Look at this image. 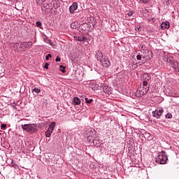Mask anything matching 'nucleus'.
I'll return each instance as SVG.
<instances>
[{"instance_id":"473e14b6","label":"nucleus","mask_w":179,"mask_h":179,"mask_svg":"<svg viewBox=\"0 0 179 179\" xmlns=\"http://www.w3.org/2000/svg\"><path fill=\"white\" fill-rule=\"evenodd\" d=\"M56 62H61V58H59V57H57L55 59Z\"/></svg>"},{"instance_id":"f03ea898","label":"nucleus","mask_w":179,"mask_h":179,"mask_svg":"<svg viewBox=\"0 0 179 179\" xmlns=\"http://www.w3.org/2000/svg\"><path fill=\"white\" fill-rule=\"evenodd\" d=\"M148 92H149V85L141 84L138 90L135 92V96L136 97H142V96L148 94Z\"/></svg>"},{"instance_id":"bb28decb","label":"nucleus","mask_w":179,"mask_h":179,"mask_svg":"<svg viewBox=\"0 0 179 179\" xmlns=\"http://www.w3.org/2000/svg\"><path fill=\"white\" fill-rule=\"evenodd\" d=\"M44 2H45V0H36V3H38V5H41L44 3Z\"/></svg>"},{"instance_id":"7ed1b4c3","label":"nucleus","mask_w":179,"mask_h":179,"mask_svg":"<svg viewBox=\"0 0 179 179\" xmlns=\"http://www.w3.org/2000/svg\"><path fill=\"white\" fill-rule=\"evenodd\" d=\"M169 158L167 157V153L166 151H162L158 154V157L156 158V162L159 164H166Z\"/></svg>"},{"instance_id":"f8f14e48","label":"nucleus","mask_w":179,"mask_h":179,"mask_svg":"<svg viewBox=\"0 0 179 179\" xmlns=\"http://www.w3.org/2000/svg\"><path fill=\"white\" fill-rule=\"evenodd\" d=\"M51 3L52 4L53 8H55V9H58V8L61 6V3L59 2V0H53L52 1Z\"/></svg>"},{"instance_id":"4468645a","label":"nucleus","mask_w":179,"mask_h":179,"mask_svg":"<svg viewBox=\"0 0 179 179\" xmlns=\"http://www.w3.org/2000/svg\"><path fill=\"white\" fill-rule=\"evenodd\" d=\"M75 41H85L86 40V37L83 35H80L78 36H73Z\"/></svg>"},{"instance_id":"f257e3e1","label":"nucleus","mask_w":179,"mask_h":179,"mask_svg":"<svg viewBox=\"0 0 179 179\" xmlns=\"http://www.w3.org/2000/svg\"><path fill=\"white\" fill-rule=\"evenodd\" d=\"M163 61L164 62L171 63V68L174 69L175 72L179 73V62L176 60H174V57L172 56H164Z\"/></svg>"},{"instance_id":"e433bc0d","label":"nucleus","mask_w":179,"mask_h":179,"mask_svg":"<svg viewBox=\"0 0 179 179\" xmlns=\"http://www.w3.org/2000/svg\"><path fill=\"white\" fill-rule=\"evenodd\" d=\"M19 48H23V45H22V43H21L20 45L19 46Z\"/></svg>"},{"instance_id":"2eb2a0df","label":"nucleus","mask_w":179,"mask_h":179,"mask_svg":"<svg viewBox=\"0 0 179 179\" xmlns=\"http://www.w3.org/2000/svg\"><path fill=\"white\" fill-rule=\"evenodd\" d=\"M79 28L81 29L83 31H87V30L89 29V25L86 23H83L80 24Z\"/></svg>"},{"instance_id":"4c0bfd02","label":"nucleus","mask_w":179,"mask_h":179,"mask_svg":"<svg viewBox=\"0 0 179 179\" xmlns=\"http://www.w3.org/2000/svg\"><path fill=\"white\" fill-rule=\"evenodd\" d=\"M11 164H12V166H13V167H15V164H14V163H13V161H12Z\"/></svg>"},{"instance_id":"b1692460","label":"nucleus","mask_w":179,"mask_h":179,"mask_svg":"<svg viewBox=\"0 0 179 179\" xmlns=\"http://www.w3.org/2000/svg\"><path fill=\"white\" fill-rule=\"evenodd\" d=\"M77 27H78V25L76 24V22H72V23L71 24V29H76Z\"/></svg>"},{"instance_id":"5701e85b","label":"nucleus","mask_w":179,"mask_h":179,"mask_svg":"<svg viewBox=\"0 0 179 179\" xmlns=\"http://www.w3.org/2000/svg\"><path fill=\"white\" fill-rule=\"evenodd\" d=\"M32 92H34L35 93H36V94H38V93L41 92V90H40L38 87H36L32 90Z\"/></svg>"},{"instance_id":"c756f323","label":"nucleus","mask_w":179,"mask_h":179,"mask_svg":"<svg viewBox=\"0 0 179 179\" xmlns=\"http://www.w3.org/2000/svg\"><path fill=\"white\" fill-rule=\"evenodd\" d=\"M1 129H6V124H3L1 125Z\"/></svg>"},{"instance_id":"4be33fe9","label":"nucleus","mask_w":179,"mask_h":179,"mask_svg":"<svg viewBox=\"0 0 179 179\" xmlns=\"http://www.w3.org/2000/svg\"><path fill=\"white\" fill-rule=\"evenodd\" d=\"M85 103L87 104H92V102L93 101V99H89V98H85Z\"/></svg>"},{"instance_id":"1a4fd4ad","label":"nucleus","mask_w":179,"mask_h":179,"mask_svg":"<svg viewBox=\"0 0 179 179\" xmlns=\"http://www.w3.org/2000/svg\"><path fill=\"white\" fill-rule=\"evenodd\" d=\"M43 7V9H45L43 12L44 14L48 15V13H50V12L52 10V8L50 7L49 3H44Z\"/></svg>"},{"instance_id":"c85d7f7f","label":"nucleus","mask_w":179,"mask_h":179,"mask_svg":"<svg viewBox=\"0 0 179 179\" xmlns=\"http://www.w3.org/2000/svg\"><path fill=\"white\" fill-rule=\"evenodd\" d=\"M150 0H140V2H142L143 3H149Z\"/></svg>"},{"instance_id":"c9c22d12","label":"nucleus","mask_w":179,"mask_h":179,"mask_svg":"<svg viewBox=\"0 0 179 179\" xmlns=\"http://www.w3.org/2000/svg\"><path fill=\"white\" fill-rule=\"evenodd\" d=\"M147 52H148V54H152V51H150L149 50H147Z\"/></svg>"},{"instance_id":"a878e982","label":"nucleus","mask_w":179,"mask_h":179,"mask_svg":"<svg viewBox=\"0 0 179 179\" xmlns=\"http://www.w3.org/2000/svg\"><path fill=\"white\" fill-rule=\"evenodd\" d=\"M166 118H168L169 120H170V118H173V115L170 113H168L166 115H165Z\"/></svg>"},{"instance_id":"6ab92c4d","label":"nucleus","mask_w":179,"mask_h":179,"mask_svg":"<svg viewBox=\"0 0 179 179\" xmlns=\"http://www.w3.org/2000/svg\"><path fill=\"white\" fill-rule=\"evenodd\" d=\"M48 129H50L51 131H54V129H55V122H52L49 127H48Z\"/></svg>"},{"instance_id":"ea45409f","label":"nucleus","mask_w":179,"mask_h":179,"mask_svg":"<svg viewBox=\"0 0 179 179\" xmlns=\"http://www.w3.org/2000/svg\"><path fill=\"white\" fill-rule=\"evenodd\" d=\"M41 9H43V7H41Z\"/></svg>"},{"instance_id":"ddd939ff","label":"nucleus","mask_w":179,"mask_h":179,"mask_svg":"<svg viewBox=\"0 0 179 179\" xmlns=\"http://www.w3.org/2000/svg\"><path fill=\"white\" fill-rule=\"evenodd\" d=\"M170 28V22L169 21H166L165 22H162L161 24V29L162 30H166V29H169Z\"/></svg>"},{"instance_id":"dca6fc26","label":"nucleus","mask_w":179,"mask_h":179,"mask_svg":"<svg viewBox=\"0 0 179 179\" xmlns=\"http://www.w3.org/2000/svg\"><path fill=\"white\" fill-rule=\"evenodd\" d=\"M22 45L24 48H29L30 47H31V45H33V42H23L22 43Z\"/></svg>"},{"instance_id":"9d476101","label":"nucleus","mask_w":179,"mask_h":179,"mask_svg":"<svg viewBox=\"0 0 179 179\" xmlns=\"http://www.w3.org/2000/svg\"><path fill=\"white\" fill-rule=\"evenodd\" d=\"M78 10V3L74 2L72 3V5L69 7V13H75V10Z\"/></svg>"},{"instance_id":"aec40b11","label":"nucleus","mask_w":179,"mask_h":179,"mask_svg":"<svg viewBox=\"0 0 179 179\" xmlns=\"http://www.w3.org/2000/svg\"><path fill=\"white\" fill-rule=\"evenodd\" d=\"M136 58L138 61H141V59H145V58H146V56H143V55H141V53H139L138 55H137Z\"/></svg>"},{"instance_id":"a19ab883","label":"nucleus","mask_w":179,"mask_h":179,"mask_svg":"<svg viewBox=\"0 0 179 179\" xmlns=\"http://www.w3.org/2000/svg\"><path fill=\"white\" fill-rule=\"evenodd\" d=\"M168 1H170V0H168Z\"/></svg>"},{"instance_id":"412c9836","label":"nucleus","mask_w":179,"mask_h":179,"mask_svg":"<svg viewBox=\"0 0 179 179\" xmlns=\"http://www.w3.org/2000/svg\"><path fill=\"white\" fill-rule=\"evenodd\" d=\"M36 25L37 27H39V29H43V23L41 21L36 22Z\"/></svg>"},{"instance_id":"9b49d317","label":"nucleus","mask_w":179,"mask_h":179,"mask_svg":"<svg viewBox=\"0 0 179 179\" xmlns=\"http://www.w3.org/2000/svg\"><path fill=\"white\" fill-rule=\"evenodd\" d=\"M103 92H104L106 94H111V93H113V88L108 85H105L103 87Z\"/></svg>"},{"instance_id":"39448f33","label":"nucleus","mask_w":179,"mask_h":179,"mask_svg":"<svg viewBox=\"0 0 179 179\" xmlns=\"http://www.w3.org/2000/svg\"><path fill=\"white\" fill-rule=\"evenodd\" d=\"M163 113H164V110H163V108H161L159 110H155V111L152 112V117L157 118V120H160V117H162Z\"/></svg>"},{"instance_id":"2f4dec72","label":"nucleus","mask_w":179,"mask_h":179,"mask_svg":"<svg viewBox=\"0 0 179 179\" xmlns=\"http://www.w3.org/2000/svg\"><path fill=\"white\" fill-rule=\"evenodd\" d=\"M48 66H50V64L49 63H45V66H44L45 69H48Z\"/></svg>"},{"instance_id":"a211bd4d","label":"nucleus","mask_w":179,"mask_h":179,"mask_svg":"<svg viewBox=\"0 0 179 179\" xmlns=\"http://www.w3.org/2000/svg\"><path fill=\"white\" fill-rule=\"evenodd\" d=\"M53 131L48 129V130L45 132V136L46 138H50V136H51V134H52Z\"/></svg>"},{"instance_id":"393cba45","label":"nucleus","mask_w":179,"mask_h":179,"mask_svg":"<svg viewBox=\"0 0 179 179\" xmlns=\"http://www.w3.org/2000/svg\"><path fill=\"white\" fill-rule=\"evenodd\" d=\"M59 71H61V72H62V73H65L66 71H65V66L60 65L59 66Z\"/></svg>"},{"instance_id":"20e7f679","label":"nucleus","mask_w":179,"mask_h":179,"mask_svg":"<svg viewBox=\"0 0 179 179\" xmlns=\"http://www.w3.org/2000/svg\"><path fill=\"white\" fill-rule=\"evenodd\" d=\"M22 129L29 132V134H34V132H37V127L34 124H23L22 125Z\"/></svg>"},{"instance_id":"cd10ccee","label":"nucleus","mask_w":179,"mask_h":179,"mask_svg":"<svg viewBox=\"0 0 179 179\" xmlns=\"http://www.w3.org/2000/svg\"><path fill=\"white\" fill-rule=\"evenodd\" d=\"M52 55H51V54H48L46 56H45V59L46 61H48L50 59V58H52Z\"/></svg>"},{"instance_id":"f3484780","label":"nucleus","mask_w":179,"mask_h":179,"mask_svg":"<svg viewBox=\"0 0 179 179\" xmlns=\"http://www.w3.org/2000/svg\"><path fill=\"white\" fill-rule=\"evenodd\" d=\"M73 104L74 106H79L80 104V99L78 96L74 97Z\"/></svg>"},{"instance_id":"0eeeda50","label":"nucleus","mask_w":179,"mask_h":179,"mask_svg":"<svg viewBox=\"0 0 179 179\" xmlns=\"http://www.w3.org/2000/svg\"><path fill=\"white\" fill-rule=\"evenodd\" d=\"M100 62L103 68H108L110 65H111V63L110 62V59H108V57H104Z\"/></svg>"},{"instance_id":"58836bf2","label":"nucleus","mask_w":179,"mask_h":179,"mask_svg":"<svg viewBox=\"0 0 179 179\" xmlns=\"http://www.w3.org/2000/svg\"><path fill=\"white\" fill-rule=\"evenodd\" d=\"M96 141H93V143H94H94H95Z\"/></svg>"},{"instance_id":"423d86ee","label":"nucleus","mask_w":179,"mask_h":179,"mask_svg":"<svg viewBox=\"0 0 179 179\" xmlns=\"http://www.w3.org/2000/svg\"><path fill=\"white\" fill-rule=\"evenodd\" d=\"M152 79V77L149 73H144L141 78V80H143V85H145L149 86V81Z\"/></svg>"},{"instance_id":"f704fd0d","label":"nucleus","mask_w":179,"mask_h":179,"mask_svg":"<svg viewBox=\"0 0 179 179\" xmlns=\"http://www.w3.org/2000/svg\"><path fill=\"white\" fill-rule=\"evenodd\" d=\"M136 30L137 31H139V30H141V27H138V28H136Z\"/></svg>"},{"instance_id":"72a5a7b5","label":"nucleus","mask_w":179,"mask_h":179,"mask_svg":"<svg viewBox=\"0 0 179 179\" xmlns=\"http://www.w3.org/2000/svg\"><path fill=\"white\" fill-rule=\"evenodd\" d=\"M48 43L50 44V45H52V43L51 42V40H48Z\"/></svg>"},{"instance_id":"7c9ffc66","label":"nucleus","mask_w":179,"mask_h":179,"mask_svg":"<svg viewBox=\"0 0 179 179\" xmlns=\"http://www.w3.org/2000/svg\"><path fill=\"white\" fill-rule=\"evenodd\" d=\"M134 15V11H129L128 13H127V16L129 17H131Z\"/></svg>"},{"instance_id":"6e6552de","label":"nucleus","mask_w":179,"mask_h":179,"mask_svg":"<svg viewBox=\"0 0 179 179\" xmlns=\"http://www.w3.org/2000/svg\"><path fill=\"white\" fill-rule=\"evenodd\" d=\"M95 58L97 61L101 62L104 59V56L103 55V52L101 50H98L95 52Z\"/></svg>"}]
</instances>
